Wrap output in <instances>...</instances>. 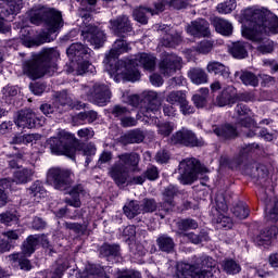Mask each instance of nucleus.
<instances>
[{
	"label": "nucleus",
	"mask_w": 278,
	"mask_h": 278,
	"mask_svg": "<svg viewBox=\"0 0 278 278\" xmlns=\"http://www.w3.org/2000/svg\"><path fill=\"white\" fill-rule=\"evenodd\" d=\"M213 132L219 140H233V138H238V130L230 124L217 126L213 129Z\"/></svg>",
	"instance_id": "obj_22"
},
{
	"label": "nucleus",
	"mask_w": 278,
	"mask_h": 278,
	"mask_svg": "<svg viewBox=\"0 0 278 278\" xmlns=\"http://www.w3.org/2000/svg\"><path fill=\"white\" fill-rule=\"evenodd\" d=\"M48 147L53 155H65L70 160H75L77 153H83L90 157L97 153V147L92 143H81L75 135L66 131L59 130L56 136L48 140Z\"/></svg>",
	"instance_id": "obj_4"
},
{
	"label": "nucleus",
	"mask_w": 278,
	"mask_h": 278,
	"mask_svg": "<svg viewBox=\"0 0 278 278\" xmlns=\"http://www.w3.org/2000/svg\"><path fill=\"white\" fill-rule=\"evenodd\" d=\"M189 77L192 84L201 86V84H207V73L202 68H193L189 72Z\"/></svg>",
	"instance_id": "obj_37"
},
{
	"label": "nucleus",
	"mask_w": 278,
	"mask_h": 278,
	"mask_svg": "<svg viewBox=\"0 0 278 278\" xmlns=\"http://www.w3.org/2000/svg\"><path fill=\"white\" fill-rule=\"evenodd\" d=\"M232 214L239 220H244V218H249V206L244 202H239L233 206Z\"/></svg>",
	"instance_id": "obj_43"
},
{
	"label": "nucleus",
	"mask_w": 278,
	"mask_h": 278,
	"mask_svg": "<svg viewBox=\"0 0 278 278\" xmlns=\"http://www.w3.org/2000/svg\"><path fill=\"white\" fill-rule=\"evenodd\" d=\"M140 164V155L136 152L118 155V162L111 168L110 175L117 186H125L129 177V170H137Z\"/></svg>",
	"instance_id": "obj_6"
},
{
	"label": "nucleus",
	"mask_w": 278,
	"mask_h": 278,
	"mask_svg": "<svg viewBox=\"0 0 278 278\" xmlns=\"http://www.w3.org/2000/svg\"><path fill=\"white\" fill-rule=\"evenodd\" d=\"M154 7H156V12H164L166 8L184 10V8H188V0H159Z\"/></svg>",
	"instance_id": "obj_25"
},
{
	"label": "nucleus",
	"mask_w": 278,
	"mask_h": 278,
	"mask_svg": "<svg viewBox=\"0 0 278 278\" xmlns=\"http://www.w3.org/2000/svg\"><path fill=\"white\" fill-rule=\"evenodd\" d=\"M124 214L127 218H136L138 214H142V206L138 203V201H130L124 206Z\"/></svg>",
	"instance_id": "obj_38"
},
{
	"label": "nucleus",
	"mask_w": 278,
	"mask_h": 278,
	"mask_svg": "<svg viewBox=\"0 0 278 278\" xmlns=\"http://www.w3.org/2000/svg\"><path fill=\"white\" fill-rule=\"evenodd\" d=\"M142 212H155L157 210V202L153 199H143L142 201Z\"/></svg>",
	"instance_id": "obj_55"
},
{
	"label": "nucleus",
	"mask_w": 278,
	"mask_h": 278,
	"mask_svg": "<svg viewBox=\"0 0 278 278\" xmlns=\"http://www.w3.org/2000/svg\"><path fill=\"white\" fill-rule=\"evenodd\" d=\"M83 99H87L96 105L103 106L105 105L110 99L112 98V92L110 91V87L104 84L96 83L92 88L88 86H84L81 89Z\"/></svg>",
	"instance_id": "obj_8"
},
{
	"label": "nucleus",
	"mask_w": 278,
	"mask_h": 278,
	"mask_svg": "<svg viewBox=\"0 0 278 278\" xmlns=\"http://www.w3.org/2000/svg\"><path fill=\"white\" fill-rule=\"evenodd\" d=\"M276 230V227L261 230V232L254 238L255 244H257L258 247H268L270 244V240H273L274 231Z\"/></svg>",
	"instance_id": "obj_34"
},
{
	"label": "nucleus",
	"mask_w": 278,
	"mask_h": 278,
	"mask_svg": "<svg viewBox=\"0 0 278 278\" xmlns=\"http://www.w3.org/2000/svg\"><path fill=\"white\" fill-rule=\"evenodd\" d=\"M101 269H99L96 265H87L85 270L80 274V278H93L94 275H99Z\"/></svg>",
	"instance_id": "obj_50"
},
{
	"label": "nucleus",
	"mask_w": 278,
	"mask_h": 278,
	"mask_svg": "<svg viewBox=\"0 0 278 278\" xmlns=\"http://www.w3.org/2000/svg\"><path fill=\"white\" fill-rule=\"evenodd\" d=\"M182 277L184 278H212L214 276H211L210 273H206L203 269H194L190 271H184Z\"/></svg>",
	"instance_id": "obj_47"
},
{
	"label": "nucleus",
	"mask_w": 278,
	"mask_h": 278,
	"mask_svg": "<svg viewBox=\"0 0 278 278\" xmlns=\"http://www.w3.org/2000/svg\"><path fill=\"white\" fill-rule=\"evenodd\" d=\"M181 67V58L176 54H165L159 64L160 73L164 77H172Z\"/></svg>",
	"instance_id": "obj_14"
},
{
	"label": "nucleus",
	"mask_w": 278,
	"mask_h": 278,
	"mask_svg": "<svg viewBox=\"0 0 278 278\" xmlns=\"http://www.w3.org/2000/svg\"><path fill=\"white\" fill-rule=\"evenodd\" d=\"M213 25L218 34L222 36H231L233 33V26L231 23L227 22V20H223L220 17H215L213 21Z\"/></svg>",
	"instance_id": "obj_35"
},
{
	"label": "nucleus",
	"mask_w": 278,
	"mask_h": 278,
	"mask_svg": "<svg viewBox=\"0 0 278 278\" xmlns=\"http://www.w3.org/2000/svg\"><path fill=\"white\" fill-rule=\"evenodd\" d=\"M14 127V123L12 121H4L0 124V134L1 136H5L7 134H10L12 131V128Z\"/></svg>",
	"instance_id": "obj_62"
},
{
	"label": "nucleus",
	"mask_w": 278,
	"mask_h": 278,
	"mask_svg": "<svg viewBox=\"0 0 278 278\" xmlns=\"http://www.w3.org/2000/svg\"><path fill=\"white\" fill-rule=\"evenodd\" d=\"M161 12H157V7L154 5V10L150 8L139 7L134 10L132 16L135 21L138 23H141V25H147L149 23V17L147 14H150L151 16H154V14H160Z\"/></svg>",
	"instance_id": "obj_26"
},
{
	"label": "nucleus",
	"mask_w": 278,
	"mask_h": 278,
	"mask_svg": "<svg viewBox=\"0 0 278 278\" xmlns=\"http://www.w3.org/2000/svg\"><path fill=\"white\" fill-rule=\"evenodd\" d=\"M179 189L169 185L163 192V204L162 207L165 212H170L175 206V197H177Z\"/></svg>",
	"instance_id": "obj_24"
},
{
	"label": "nucleus",
	"mask_w": 278,
	"mask_h": 278,
	"mask_svg": "<svg viewBox=\"0 0 278 278\" xmlns=\"http://www.w3.org/2000/svg\"><path fill=\"white\" fill-rule=\"evenodd\" d=\"M214 43H212V41L204 40L198 45L197 51H199V53L206 54L210 53V51H212Z\"/></svg>",
	"instance_id": "obj_60"
},
{
	"label": "nucleus",
	"mask_w": 278,
	"mask_h": 278,
	"mask_svg": "<svg viewBox=\"0 0 278 278\" xmlns=\"http://www.w3.org/2000/svg\"><path fill=\"white\" fill-rule=\"evenodd\" d=\"M238 99V89L233 86H228L217 96L216 104L219 108H225V105H233Z\"/></svg>",
	"instance_id": "obj_16"
},
{
	"label": "nucleus",
	"mask_w": 278,
	"mask_h": 278,
	"mask_svg": "<svg viewBox=\"0 0 278 278\" xmlns=\"http://www.w3.org/2000/svg\"><path fill=\"white\" fill-rule=\"evenodd\" d=\"M25 157L24 152L15 154L12 159L9 160L10 168H21V161Z\"/></svg>",
	"instance_id": "obj_58"
},
{
	"label": "nucleus",
	"mask_w": 278,
	"mask_h": 278,
	"mask_svg": "<svg viewBox=\"0 0 278 278\" xmlns=\"http://www.w3.org/2000/svg\"><path fill=\"white\" fill-rule=\"evenodd\" d=\"M54 105L58 108L59 112H64V108L65 110H68L70 108H76V110L86 108L85 103L74 101L66 91H61L55 94Z\"/></svg>",
	"instance_id": "obj_15"
},
{
	"label": "nucleus",
	"mask_w": 278,
	"mask_h": 278,
	"mask_svg": "<svg viewBox=\"0 0 278 278\" xmlns=\"http://www.w3.org/2000/svg\"><path fill=\"white\" fill-rule=\"evenodd\" d=\"M159 127V134L161 136L167 137L173 134L175 126L170 123H162L157 125Z\"/></svg>",
	"instance_id": "obj_54"
},
{
	"label": "nucleus",
	"mask_w": 278,
	"mask_h": 278,
	"mask_svg": "<svg viewBox=\"0 0 278 278\" xmlns=\"http://www.w3.org/2000/svg\"><path fill=\"white\" fill-rule=\"evenodd\" d=\"M128 51H131V47L127 41L117 39L114 42L104 59L110 75H123L128 81H138L140 79L139 66L146 71H155V56L149 53H138L130 59L116 61L119 55L128 53Z\"/></svg>",
	"instance_id": "obj_1"
},
{
	"label": "nucleus",
	"mask_w": 278,
	"mask_h": 278,
	"mask_svg": "<svg viewBox=\"0 0 278 278\" xmlns=\"http://www.w3.org/2000/svg\"><path fill=\"white\" fill-rule=\"evenodd\" d=\"M181 40V34L177 33V30L170 29L163 36L161 43L163 45V47L173 48L177 47V45H179Z\"/></svg>",
	"instance_id": "obj_36"
},
{
	"label": "nucleus",
	"mask_w": 278,
	"mask_h": 278,
	"mask_svg": "<svg viewBox=\"0 0 278 278\" xmlns=\"http://www.w3.org/2000/svg\"><path fill=\"white\" fill-rule=\"evenodd\" d=\"M45 121L36 116L31 110H22L17 114L15 125L22 129H34L35 127H42Z\"/></svg>",
	"instance_id": "obj_12"
},
{
	"label": "nucleus",
	"mask_w": 278,
	"mask_h": 278,
	"mask_svg": "<svg viewBox=\"0 0 278 278\" xmlns=\"http://www.w3.org/2000/svg\"><path fill=\"white\" fill-rule=\"evenodd\" d=\"M144 140V132L140 129H132L122 137L124 144H140Z\"/></svg>",
	"instance_id": "obj_33"
},
{
	"label": "nucleus",
	"mask_w": 278,
	"mask_h": 278,
	"mask_svg": "<svg viewBox=\"0 0 278 278\" xmlns=\"http://www.w3.org/2000/svg\"><path fill=\"white\" fill-rule=\"evenodd\" d=\"M77 136L81 140H90L94 138V130L92 128H81L77 131Z\"/></svg>",
	"instance_id": "obj_57"
},
{
	"label": "nucleus",
	"mask_w": 278,
	"mask_h": 278,
	"mask_svg": "<svg viewBox=\"0 0 278 278\" xmlns=\"http://www.w3.org/2000/svg\"><path fill=\"white\" fill-rule=\"evenodd\" d=\"M201 264H202L201 270H205V273H210L211 277H214V275H216V273H220L216 261L210 256L203 257Z\"/></svg>",
	"instance_id": "obj_39"
},
{
	"label": "nucleus",
	"mask_w": 278,
	"mask_h": 278,
	"mask_svg": "<svg viewBox=\"0 0 278 278\" xmlns=\"http://www.w3.org/2000/svg\"><path fill=\"white\" fill-rule=\"evenodd\" d=\"M81 36L84 40L93 45L96 49L103 47V42H105V33L92 24L83 28Z\"/></svg>",
	"instance_id": "obj_13"
},
{
	"label": "nucleus",
	"mask_w": 278,
	"mask_h": 278,
	"mask_svg": "<svg viewBox=\"0 0 278 278\" xmlns=\"http://www.w3.org/2000/svg\"><path fill=\"white\" fill-rule=\"evenodd\" d=\"M185 238H188L192 244H199L203 238H205V232H200V235H195L194 232L184 233Z\"/></svg>",
	"instance_id": "obj_61"
},
{
	"label": "nucleus",
	"mask_w": 278,
	"mask_h": 278,
	"mask_svg": "<svg viewBox=\"0 0 278 278\" xmlns=\"http://www.w3.org/2000/svg\"><path fill=\"white\" fill-rule=\"evenodd\" d=\"M38 244H40V238L36 235H31L23 242L22 252L20 253L27 257H31L36 252Z\"/></svg>",
	"instance_id": "obj_32"
},
{
	"label": "nucleus",
	"mask_w": 278,
	"mask_h": 278,
	"mask_svg": "<svg viewBox=\"0 0 278 278\" xmlns=\"http://www.w3.org/2000/svg\"><path fill=\"white\" fill-rule=\"evenodd\" d=\"M59 59L60 51L55 48L43 49L39 54L34 55L33 59L23 62V73L29 79H40L45 75H53L56 65L51 62H55Z\"/></svg>",
	"instance_id": "obj_5"
},
{
	"label": "nucleus",
	"mask_w": 278,
	"mask_h": 278,
	"mask_svg": "<svg viewBox=\"0 0 278 278\" xmlns=\"http://www.w3.org/2000/svg\"><path fill=\"white\" fill-rule=\"evenodd\" d=\"M0 222L3 225H10L11 223H17L18 217L14 213L5 212L0 214Z\"/></svg>",
	"instance_id": "obj_56"
},
{
	"label": "nucleus",
	"mask_w": 278,
	"mask_h": 278,
	"mask_svg": "<svg viewBox=\"0 0 278 278\" xmlns=\"http://www.w3.org/2000/svg\"><path fill=\"white\" fill-rule=\"evenodd\" d=\"M23 10V0H9L8 10L9 14H18Z\"/></svg>",
	"instance_id": "obj_48"
},
{
	"label": "nucleus",
	"mask_w": 278,
	"mask_h": 278,
	"mask_svg": "<svg viewBox=\"0 0 278 278\" xmlns=\"http://www.w3.org/2000/svg\"><path fill=\"white\" fill-rule=\"evenodd\" d=\"M156 245L162 253H175V239L168 235H160L156 238Z\"/></svg>",
	"instance_id": "obj_28"
},
{
	"label": "nucleus",
	"mask_w": 278,
	"mask_h": 278,
	"mask_svg": "<svg viewBox=\"0 0 278 278\" xmlns=\"http://www.w3.org/2000/svg\"><path fill=\"white\" fill-rule=\"evenodd\" d=\"M187 33L190 36H195L200 38L203 36L204 38L210 36V23L205 20H197L191 22V24L187 27Z\"/></svg>",
	"instance_id": "obj_18"
},
{
	"label": "nucleus",
	"mask_w": 278,
	"mask_h": 278,
	"mask_svg": "<svg viewBox=\"0 0 278 278\" xmlns=\"http://www.w3.org/2000/svg\"><path fill=\"white\" fill-rule=\"evenodd\" d=\"M35 173L36 172L31 167H24L22 169H18L13 174V184H17V185L29 184Z\"/></svg>",
	"instance_id": "obj_29"
},
{
	"label": "nucleus",
	"mask_w": 278,
	"mask_h": 278,
	"mask_svg": "<svg viewBox=\"0 0 278 278\" xmlns=\"http://www.w3.org/2000/svg\"><path fill=\"white\" fill-rule=\"evenodd\" d=\"M30 23L34 25H40V23H45L48 31H43L37 36L36 39L25 40V47H40V45H45V42H51L55 40V37L51 36L62 29L64 26V21L62 20V12L48 8L45 5L34 7L30 12Z\"/></svg>",
	"instance_id": "obj_2"
},
{
	"label": "nucleus",
	"mask_w": 278,
	"mask_h": 278,
	"mask_svg": "<svg viewBox=\"0 0 278 278\" xmlns=\"http://www.w3.org/2000/svg\"><path fill=\"white\" fill-rule=\"evenodd\" d=\"M178 180L182 186H192L197 179H204L207 181V167L201 165L199 160L191 157L185 159L179 163Z\"/></svg>",
	"instance_id": "obj_7"
},
{
	"label": "nucleus",
	"mask_w": 278,
	"mask_h": 278,
	"mask_svg": "<svg viewBox=\"0 0 278 278\" xmlns=\"http://www.w3.org/2000/svg\"><path fill=\"white\" fill-rule=\"evenodd\" d=\"M146 101L148 103L146 111L142 110L143 116L147 118H151L155 114V112H160V105H162V100H160V97L157 96V92L155 91H148L146 94Z\"/></svg>",
	"instance_id": "obj_17"
},
{
	"label": "nucleus",
	"mask_w": 278,
	"mask_h": 278,
	"mask_svg": "<svg viewBox=\"0 0 278 278\" xmlns=\"http://www.w3.org/2000/svg\"><path fill=\"white\" fill-rule=\"evenodd\" d=\"M235 77H238L244 86H252L253 88L260 86V79L252 72L241 70L235 73Z\"/></svg>",
	"instance_id": "obj_30"
},
{
	"label": "nucleus",
	"mask_w": 278,
	"mask_h": 278,
	"mask_svg": "<svg viewBox=\"0 0 278 278\" xmlns=\"http://www.w3.org/2000/svg\"><path fill=\"white\" fill-rule=\"evenodd\" d=\"M216 223L225 229H231V227H233V222H231V217H228L223 213L218 215V217L216 218Z\"/></svg>",
	"instance_id": "obj_51"
},
{
	"label": "nucleus",
	"mask_w": 278,
	"mask_h": 278,
	"mask_svg": "<svg viewBox=\"0 0 278 278\" xmlns=\"http://www.w3.org/2000/svg\"><path fill=\"white\" fill-rule=\"evenodd\" d=\"M70 197H72V199H65L67 205H71L72 207H81V198L88 197V190H86L83 185H76L71 189Z\"/></svg>",
	"instance_id": "obj_20"
},
{
	"label": "nucleus",
	"mask_w": 278,
	"mask_h": 278,
	"mask_svg": "<svg viewBox=\"0 0 278 278\" xmlns=\"http://www.w3.org/2000/svg\"><path fill=\"white\" fill-rule=\"evenodd\" d=\"M179 231H190V229H199V223L194 219H181L177 223Z\"/></svg>",
	"instance_id": "obj_45"
},
{
	"label": "nucleus",
	"mask_w": 278,
	"mask_h": 278,
	"mask_svg": "<svg viewBox=\"0 0 278 278\" xmlns=\"http://www.w3.org/2000/svg\"><path fill=\"white\" fill-rule=\"evenodd\" d=\"M236 0H227L226 2H222L217 5V12L219 14H231L233 10H236Z\"/></svg>",
	"instance_id": "obj_46"
},
{
	"label": "nucleus",
	"mask_w": 278,
	"mask_h": 278,
	"mask_svg": "<svg viewBox=\"0 0 278 278\" xmlns=\"http://www.w3.org/2000/svg\"><path fill=\"white\" fill-rule=\"evenodd\" d=\"M111 114H113L115 118H119V121H122L123 118H125V116L129 114V111L125 106L115 105L113 106Z\"/></svg>",
	"instance_id": "obj_53"
},
{
	"label": "nucleus",
	"mask_w": 278,
	"mask_h": 278,
	"mask_svg": "<svg viewBox=\"0 0 278 278\" xmlns=\"http://www.w3.org/2000/svg\"><path fill=\"white\" fill-rule=\"evenodd\" d=\"M121 125L122 127H136V125H138V119H135L131 116L125 115L121 119Z\"/></svg>",
	"instance_id": "obj_63"
},
{
	"label": "nucleus",
	"mask_w": 278,
	"mask_h": 278,
	"mask_svg": "<svg viewBox=\"0 0 278 278\" xmlns=\"http://www.w3.org/2000/svg\"><path fill=\"white\" fill-rule=\"evenodd\" d=\"M231 55L233 58H237L238 60H243V58H247V46L242 41H237L232 45V48L230 49Z\"/></svg>",
	"instance_id": "obj_42"
},
{
	"label": "nucleus",
	"mask_w": 278,
	"mask_h": 278,
	"mask_svg": "<svg viewBox=\"0 0 278 278\" xmlns=\"http://www.w3.org/2000/svg\"><path fill=\"white\" fill-rule=\"evenodd\" d=\"M47 181L53 186L55 190H68L73 186V172L71 169H62L52 167L47 173Z\"/></svg>",
	"instance_id": "obj_9"
},
{
	"label": "nucleus",
	"mask_w": 278,
	"mask_h": 278,
	"mask_svg": "<svg viewBox=\"0 0 278 278\" xmlns=\"http://www.w3.org/2000/svg\"><path fill=\"white\" fill-rule=\"evenodd\" d=\"M29 89L31 90L33 94L40 97V94L47 90V85L45 83H34L30 84Z\"/></svg>",
	"instance_id": "obj_59"
},
{
	"label": "nucleus",
	"mask_w": 278,
	"mask_h": 278,
	"mask_svg": "<svg viewBox=\"0 0 278 278\" xmlns=\"http://www.w3.org/2000/svg\"><path fill=\"white\" fill-rule=\"evenodd\" d=\"M119 248L118 245H110V244H104L101 247L100 252L102 255L105 257L110 255H118Z\"/></svg>",
	"instance_id": "obj_52"
},
{
	"label": "nucleus",
	"mask_w": 278,
	"mask_h": 278,
	"mask_svg": "<svg viewBox=\"0 0 278 278\" xmlns=\"http://www.w3.org/2000/svg\"><path fill=\"white\" fill-rule=\"evenodd\" d=\"M109 28L111 29L112 34L118 38H127V35L134 31L131 20H129V16L124 14L110 20Z\"/></svg>",
	"instance_id": "obj_10"
},
{
	"label": "nucleus",
	"mask_w": 278,
	"mask_h": 278,
	"mask_svg": "<svg viewBox=\"0 0 278 278\" xmlns=\"http://www.w3.org/2000/svg\"><path fill=\"white\" fill-rule=\"evenodd\" d=\"M28 197L33 200V203H40L41 199L47 197V189L39 180L35 181L27 190Z\"/></svg>",
	"instance_id": "obj_27"
},
{
	"label": "nucleus",
	"mask_w": 278,
	"mask_h": 278,
	"mask_svg": "<svg viewBox=\"0 0 278 278\" xmlns=\"http://www.w3.org/2000/svg\"><path fill=\"white\" fill-rule=\"evenodd\" d=\"M236 112L238 116H245L239 121V125L244 127L245 129H251V127H255V121L251 118V109L245 104H237Z\"/></svg>",
	"instance_id": "obj_23"
},
{
	"label": "nucleus",
	"mask_w": 278,
	"mask_h": 278,
	"mask_svg": "<svg viewBox=\"0 0 278 278\" xmlns=\"http://www.w3.org/2000/svg\"><path fill=\"white\" fill-rule=\"evenodd\" d=\"M66 53L68 58H76V62H79V60H88V55H90V48L79 42L72 43L67 48Z\"/></svg>",
	"instance_id": "obj_21"
},
{
	"label": "nucleus",
	"mask_w": 278,
	"mask_h": 278,
	"mask_svg": "<svg viewBox=\"0 0 278 278\" xmlns=\"http://www.w3.org/2000/svg\"><path fill=\"white\" fill-rule=\"evenodd\" d=\"M243 18L249 24L242 29V36L252 42H260L262 34H278V18L268 11L247 9Z\"/></svg>",
	"instance_id": "obj_3"
},
{
	"label": "nucleus",
	"mask_w": 278,
	"mask_h": 278,
	"mask_svg": "<svg viewBox=\"0 0 278 278\" xmlns=\"http://www.w3.org/2000/svg\"><path fill=\"white\" fill-rule=\"evenodd\" d=\"M29 256H26V254L13 253L8 256L9 262L11 263L14 268H20V270H24L25 273H29L31 268H34V265L31 264V261L27 258Z\"/></svg>",
	"instance_id": "obj_19"
},
{
	"label": "nucleus",
	"mask_w": 278,
	"mask_h": 278,
	"mask_svg": "<svg viewBox=\"0 0 278 278\" xmlns=\"http://www.w3.org/2000/svg\"><path fill=\"white\" fill-rule=\"evenodd\" d=\"M222 267L227 275H238V273L242 270L240 265L233 260H224L222 262Z\"/></svg>",
	"instance_id": "obj_41"
},
{
	"label": "nucleus",
	"mask_w": 278,
	"mask_h": 278,
	"mask_svg": "<svg viewBox=\"0 0 278 278\" xmlns=\"http://www.w3.org/2000/svg\"><path fill=\"white\" fill-rule=\"evenodd\" d=\"M206 71L213 75H220L224 79H229V75H231V73H229V67L218 61L208 62Z\"/></svg>",
	"instance_id": "obj_31"
},
{
	"label": "nucleus",
	"mask_w": 278,
	"mask_h": 278,
	"mask_svg": "<svg viewBox=\"0 0 278 278\" xmlns=\"http://www.w3.org/2000/svg\"><path fill=\"white\" fill-rule=\"evenodd\" d=\"M266 218L267 220L277 222L278 220V200H273L270 203L266 204Z\"/></svg>",
	"instance_id": "obj_44"
},
{
	"label": "nucleus",
	"mask_w": 278,
	"mask_h": 278,
	"mask_svg": "<svg viewBox=\"0 0 278 278\" xmlns=\"http://www.w3.org/2000/svg\"><path fill=\"white\" fill-rule=\"evenodd\" d=\"M172 142L174 144H184V147H203L205 144L203 139L197 138V135L187 128H182L173 135Z\"/></svg>",
	"instance_id": "obj_11"
},
{
	"label": "nucleus",
	"mask_w": 278,
	"mask_h": 278,
	"mask_svg": "<svg viewBox=\"0 0 278 278\" xmlns=\"http://www.w3.org/2000/svg\"><path fill=\"white\" fill-rule=\"evenodd\" d=\"M116 278H141V275L139 271H118L116 275Z\"/></svg>",
	"instance_id": "obj_64"
},
{
	"label": "nucleus",
	"mask_w": 278,
	"mask_h": 278,
	"mask_svg": "<svg viewBox=\"0 0 278 278\" xmlns=\"http://www.w3.org/2000/svg\"><path fill=\"white\" fill-rule=\"evenodd\" d=\"M10 181L8 179H0V207H3L8 203V194H5V188H8Z\"/></svg>",
	"instance_id": "obj_49"
},
{
	"label": "nucleus",
	"mask_w": 278,
	"mask_h": 278,
	"mask_svg": "<svg viewBox=\"0 0 278 278\" xmlns=\"http://www.w3.org/2000/svg\"><path fill=\"white\" fill-rule=\"evenodd\" d=\"M186 92L184 91H172L166 96V101L169 105H181L186 102Z\"/></svg>",
	"instance_id": "obj_40"
}]
</instances>
